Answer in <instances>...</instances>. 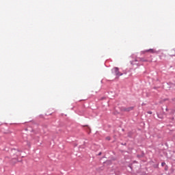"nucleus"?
<instances>
[{
    "mask_svg": "<svg viewBox=\"0 0 175 175\" xmlns=\"http://www.w3.org/2000/svg\"><path fill=\"white\" fill-rule=\"evenodd\" d=\"M113 71L117 76H122V73H120L118 68L116 67L113 68Z\"/></svg>",
    "mask_w": 175,
    "mask_h": 175,
    "instance_id": "obj_1",
    "label": "nucleus"
},
{
    "mask_svg": "<svg viewBox=\"0 0 175 175\" xmlns=\"http://www.w3.org/2000/svg\"><path fill=\"white\" fill-rule=\"evenodd\" d=\"M144 53H151V54H154V53H155V50L150 49L144 51Z\"/></svg>",
    "mask_w": 175,
    "mask_h": 175,
    "instance_id": "obj_2",
    "label": "nucleus"
},
{
    "mask_svg": "<svg viewBox=\"0 0 175 175\" xmlns=\"http://www.w3.org/2000/svg\"><path fill=\"white\" fill-rule=\"evenodd\" d=\"M131 110H133V107L123 109L124 111H131Z\"/></svg>",
    "mask_w": 175,
    "mask_h": 175,
    "instance_id": "obj_3",
    "label": "nucleus"
},
{
    "mask_svg": "<svg viewBox=\"0 0 175 175\" xmlns=\"http://www.w3.org/2000/svg\"><path fill=\"white\" fill-rule=\"evenodd\" d=\"M12 151L13 154H14V153H16V154H20V152H19L18 150H17L14 149V150H12Z\"/></svg>",
    "mask_w": 175,
    "mask_h": 175,
    "instance_id": "obj_4",
    "label": "nucleus"
},
{
    "mask_svg": "<svg viewBox=\"0 0 175 175\" xmlns=\"http://www.w3.org/2000/svg\"><path fill=\"white\" fill-rule=\"evenodd\" d=\"M165 165H166L165 163H161V166H165Z\"/></svg>",
    "mask_w": 175,
    "mask_h": 175,
    "instance_id": "obj_5",
    "label": "nucleus"
},
{
    "mask_svg": "<svg viewBox=\"0 0 175 175\" xmlns=\"http://www.w3.org/2000/svg\"><path fill=\"white\" fill-rule=\"evenodd\" d=\"M106 139L107 140H110V137H107Z\"/></svg>",
    "mask_w": 175,
    "mask_h": 175,
    "instance_id": "obj_6",
    "label": "nucleus"
},
{
    "mask_svg": "<svg viewBox=\"0 0 175 175\" xmlns=\"http://www.w3.org/2000/svg\"><path fill=\"white\" fill-rule=\"evenodd\" d=\"M148 114H152V111H148Z\"/></svg>",
    "mask_w": 175,
    "mask_h": 175,
    "instance_id": "obj_7",
    "label": "nucleus"
}]
</instances>
